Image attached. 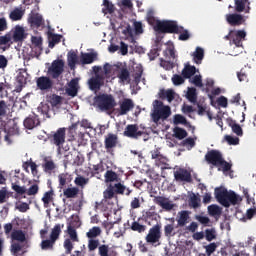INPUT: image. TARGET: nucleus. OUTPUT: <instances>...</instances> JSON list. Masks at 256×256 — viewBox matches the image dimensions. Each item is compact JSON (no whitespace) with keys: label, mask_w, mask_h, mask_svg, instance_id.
<instances>
[{"label":"nucleus","mask_w":256,"mask_h":256,"mask_svg":"<svg viewBox=\"0 0 256 256\" xmlns=\"http://www.w3.org/2000/svg\"><path fill=\"white\" fill-rule=\"evenodd\" d=\"M40 124L39 117L35 115L29 116L24 120V127H26V129H35V127Z\"/></svg>","instance_id":"b1692460"},{"label":"nucleus","mask_w":256,"mask_h":256,"mask_svg":"<svg viewBox=\"0 0 256 256\" xmlns=\"http://www.w3.org/2000/svg\"><path fill=\"white\" fill-rule=\"evenodd\" d=\"M225 141H227L228 145H239V137H233L231 135H226Z\"/></svg>","instance_id":"e2e57ef3"},{"label":"nucleus","mask_w":256,"mask_h":256,"mask_svg":"<svg viewBox=\"0 0 256 256\" xmlns=\"http://www.w3.org/2000/svg\"><path fill=\"white\" fill-rule=\"evenodd\" d=\"M195 73H197V68L195 66L186 65L182 70V77L184 79H191Z\"/></svg>","instance_id":"7c9ffc66"},{"label":"nucleus","mask_w":256,"mask_h":256,"mask_svg":"<svg viewBox=\"0 0 256 256\" xmlns=\"http://www.w3.org/2000/svg\"><path fill=\"white\" fill-rule=\"evenodd\" d=\"M55 243V240L50 238L49 240H43L40 244V247L43 251H53Z\"/></svg>","instance_id":"58836bf2"},{"label":"nucleus","mask_w":256,"mask_h":256,"mask_svg":"<svg viewBox=\"0 0 256 256\" xmlns=\"http://www.w3.org/2000/svg\"><path fill=\"white\" fill-rule=\"evenodd\" d=\"M226 21L231 27H239L245 23V18L241 14L234 13L226 15Z\"/></svg>","instance_id":"a211bd4d"},{"label":"nucleus","mask_w":256,"mask_h":256,"mask_svg":"<svg viewBox=\"0 0 256 256\" xmlns=\"http://www.w3.org/2000/svg\"><path fill=\"white\" fill-rule=\"evenodd\" d=\"M61 35L59 34H53L52 32H48V47L50 49H53L55 47V45H57L58 43H61Z\"/></svg>","instance_id":"c85d7f7f"},{"label":"nucleus","mask_w":256,"mask_h":256,"mask_svg":"<svg viewBox=\"0 0 256 256\" xmlns=\"http://www.w3.org/2000/svg\"><path fill=\"white\" fill-rule=\"evenodd\" d=\"M103 5L102 13H104V15H112V13H115V5L109 2V0H103Z\"/></svg>","instance_id":"f704fd0d"},{"label":"nucleus","mask_w":256,"mask_h":256,"mask_svg":"<svg viewBox=\"0 0 256 256\" xmlns=\"http://www.w3.org/2000/svg\"><path fill=\"white\" fill-rule=\"evenodd\" d=\"M98 249L99 256H118L115 247H110L109 244H101L99 240H88V251L93 253Z\"/></svg>","instance_id":"7ed1b4c3"},{"label":"nucleus","mask_w":256,"mask_h":256,"mask_svg":"<svg viewBox=\"0 0 256 256\" xmlns=\"http://www.w3.org/2000/svg\"><path fill=\"white\" fill-rule=\"evenodd\" d=\"M195 219L196 221H199L201 225H204V227H209V223H211V219L204 215H196Z\"/></svg>","instance_id":"5fc2aeb1"},{"label":"nucleus","mask_w":256,"mask_h":256,"mask_svg":"<svg viewBox=\"0 0 256 256\" xmlns=\"http://www.w3.org/2000/svg\"><path fill=\"white\" fill-rule=\"evenodd\" d=\"M157 217H159V214L155 211L148 210L142 214V221H145V223H148L151 225V221H157Z\"/></svg>","instance_id":"393cba45"},{"label":"nucleus","mask_w":256,"mask_h":256,"mask_svg":"<svg viewBox=\"0 0 256 256\" xmlns=\"http://www.w3.org/2000/svg\"><path fill=\"white\" fill-rule=\"evenodd\" d=\"M178 34H180L178 37L179 41H189V39H191V34L189 33V30L183 27Z\"/></svg>","instance_id":"603ef678"},{"label":"nucleus","mask_w":256,"mask_h":256,"mask_svg":"<svg viewBox=\"0 0 256 256\" xmlns=\"http://www.w3.org/2000/svg\"><path fill=\"white\" fill-rule=\"evenodd\" d=\"M167 157L163 156V154H161V156L155 160V166L156 167H161V165H167Z\"/></svg>","instance_id":"774afa93"},{"label":"nucleus","mask_w":256,"mask_h":256,"mask_svg":"<svg viewBox=\"0 0 256 256\" xmlns=\"http://www.w3.org/2000/svg\"><path fill=\"white\" fill-rule=\"evenodd\" d=\"M97 59V54L95 53H82L81 63L82 65H91Z\"/></svg>","instance_id":"bb28decb"},{"label":"nucleus","mask_w":256,"mask_h":256,"mask_svg":"<svg viewBox=\"0 0 256 256\" xmlns=\"http://www.w3.org/2000/svg\"><path fill=\"white\" fill-rule=\"evenodd\" d=\"M205 159L210 165L219 167V164L223 161V155L218 150H210L206 153Z\"/></svg>","instance_id":"f8f14e48"},{"label":"nucleus","mask_w":256,"mask_h":256,"mask_svg":"<svg viewBox=\"0 0 256 256\" xmlns=\"http://www.w3.org/2000/svg\"><path fill=\"white\" fill-rule=\"evenodd\" d=\"M67 233H68L71 241H73L74 243H78L79 237L77 236V230H75V228L73 226L68 225Z\"/></svg>","instance_id":"37998d69"},{"label":"nucleus","mask_w":256,"mask_h":256,"mask_svg":"<svg viewBox=\"0 0 256 256\" xmlns=\"http://www.w3.org/2000/svg\"><path fill=\"white\" fill-rule=\"evenodd\" d=\"M103 171H105V168H103L102 163L93 165L92 171H91V177H95V175H99V173H103Z\"/></svg>","instance_id":"864d4df0"},{"label":"nucleus","mask_w":256,"mask_h":256,"mask_svg":"<svg viewBox=\"0 0 256 256\" xmlns=\"http://www.w3.org/2000/svg\"><path fill=\"white\" fill-rule=\"evenodd\" d=\"M125 189L127 187L120 182L114 185V193H117V195H125Z\"/></svg>","instance_id":"4d7b16f0"},{"label":"nucleus","mask_w":256,"mask_h":256,"mask_svg":"<svg viewBox=\"0 0 256 256\" xmlns=\"http://www.w3.org/2000/svg\"><path fill=\"white\" fill-rule=\"evenodd\" d=\"M134 31L136 35L143 34V23L135 21L134 22Z\"/></svg>","instance_id":"69168bd1"},{"label":"nucleus","mask_w":256,"mask_h":256,"mask_svg":"<svg viewBox=\"0 0 256 256\" xmlns=\"http://www.w3.org/2000/svg\"><path fill=\"white\" fill-rule=\"evenodd\" d=\"M153 202L156 205H159L160 207H162V209H165V211H171L174 207V205L171 202H169L167 198L163 196H155L153 199Z\"/></svg>","instance_id":"4be33fe9"},{"label":"nucleus","mask_w":256,"mask_h":256,"mask_svg":"<svg viewBox=\"0 0 256 256\" xmlns=\"http://www.w3.org/2000/svg\"><path fill=\"white\" fill-rule=\"evenodd\" d=\"M48 102L52 107H59V105H62L63 103V97L57 94H52L48 97Z\"/></svg>","instance_id":"c9c22d12"},{"label":"nucleus","mask_w":256,"mask_h":256,"mask_svg":"<svg viewBox=\"0 0 256 256\" xmlns=\"http://www.w3.org/2000/svg\"><path fill=\"white\" fill-rule=\"evenodd\" d=\"M124 136L130 139H139L143 136V132L139 130L137 124H128L124 131Z\"/></svg>","instance_id":"4468645a"},{"label":"nucleus","mask_w":256,"mask_h":256,"mask_svg":"<svg viewBox=\"0 0 256 256\" xmlns=\"http://www.w3.org/2000/svg\"><path fill=\"white\" fill-rule=\"evenodd\" d=\"M63 227H65V224H56L50 233V239L54 240L55 242H57V240L59 239V236L62 233Z\"/></svg>","instance_id":"cd10ccee"},{"label":"nucleus","mask_w":256,"mask_h":256,"mask_svg":"<svg viewBox=\"0 0 256 256\" xmlns=\"http://www.w3.org/2000/svg\"><path fill=\"white\" fill-rule=\"evenodd\" d=\"M105 78L101 74H96L95 77H92L88 81L90 91H99L103 87V80Z\"/></svg>","instance_id":"f3484780"},{"label":"nucleus","mask_w":256,"mask_h":256,"mask_svg":"<svg viewBox=\"0 0 256 256\" xmlns=\"http://www.w3.org/2000/svg\"><path fill=\"white\" fill-rule=\"evenodd\" d=\"M36 85L40 91H49L53 89V80L47 76H41L37 78Z\"/></svg>","instance_id":"dca6fc26"},{"label":"nucleus","mask_w":256,"mask_h":256,"mask_svg":"<svg viewBox=\"0 0 256 256\" xmlns=\"http://www.w3.org/2000/svg\"><path fill=\"white\" fill-rule=\"evenodd\" d=\"M230 41L236 45V47H243V41L247 37L245 30H232L229 33Z\"/></svg>","instance_id":"9d476101"},{"label":"nucleus","mask_w":256,"mask_h":256,"mask_svg":"<svg viewBox=\"0 0 256 256\" xmlns=\"http://www.w3.org/2000/svg\"><path fill=\"white\" fill-rule=\"evenodd\" d=\"M208 213L211 217L219 216L222 213L221 207L217 205H210L208 206Z\"/></svg>","instance_id":"a18cd8bd"},{"label":"nucleus","mask_w":256,"mask_h":256,"mask_svg":"<svg viewBox=\"0 0 256 256\" xmlns=\"http://www.w3.org/2000/svg\"><path fill=\"white\" fill-rule=\"evenodd\" d=\"M75 135H77L76 126L72 125L68 130L69 141H75Z\"/></svg>","instance_id":"338daca9"},{"label":"nucleus","mask_w":256,"mask_h":256,"mask_svg":"<svg viewBox=\"0 0 256 256\" xmlns=\"http://www.w3.org/2000/svg\"><path fill=\"white\" fill-rule=\"evenodd\" d=\"M65 135H66V129L65 128H59L54 134H52L49 139L50 143L53 145H56V147H63L65 144Z\"/></svg>","instance_id":"9b49d317"},{"label":"nucleus","mask_w":256,"mask_h":256,"mask_svg":"<svg viewBox=\"0 0 256 256\" xmlns=\"http://www.w3.org/2000/svg\"><path fill=\"white\" fill-rule=\"evenodd\" d=\"M174 124L175 125H187V118L185 116L176 114L174 116Z\"/></svg>","instance_id":"6e6d98bb"},{"label":"nucleus","mask_w":256,"mask_h":256,"mask_svg":"<svg viewBox=\"0 0 256 256\" xmlns=\"http://www.w3.org/2000/svg\"><path fill=\"white\" fill-rule=\"evenodd\" d=\"M171 116V107L164 106L162 108H159L158 110H154L152 114V119L154 123H159L161 119H169Z\"/></svg>","instance_id":"ddd939ff"},{"label":"nucleus","mask_w":256,"mask_h":256,"mask_svg":"<svg viewBox=\"0 0 256 256\" xmlns=\"http://www.w3.org/2000/svg\"><path fill=\"white\" fill-rule=\"evenodd\" d=\"M191 212L187 210H182L178 212V216L176 221L178 223V227H185L187 223H189Z\"/></svg>","instance_id":"5701e85b"},{"label":"nucleus","mask_w":256,"mask_h":256,"mask_svg":"<svg viewBox=\"0 0 256 256\" xmlns=\"http://www.w3.org/2000/svg\"><path fill=\"white\" fill-rule=\"evenodd\" d=\"M174 178L176 181L191 183V172L187 171V169L180 168L174 172Z\"/></svg>","instance_id":"aec40b11"},{"label":"nucleus","mask_w":256,"mask_h":256,"mask_svg":"<svg viewBox=\"0 0 256 256\" xmlns=\"http://www.w3.org/2000/svg\"><path fill=\"white\" fill-rule=\"evenodd\" d=\"M12 39L14 43H19V41H24V39H27L25 28H23V26L16 25L13 29Z\"/></svg>","instance_id":"6ab92c4d"},{"label":"nucleus","mask_w":256,"mask_h":256,"mask_svg":"<svg viewBox=\"0 0 256 256\" xmlns=\"http://www.w3.org/2000/svg\"><path fill=\"white\" fill-rule=\"evenodd\" d=\"M172 83L174 85H183V83H185V78L179 74H174L172 77Z\"/></svg>","instance_id":"052dcab7"},{"label":"nucleus","mask_w":256,"mask_h":256,"mask_svg":"<svg viewBox=\"0 0 256 256\" xmlns=\"http://www.w3.org/2000/svg\"><path fill=\"white\" fill-rule=\"evenodd\" d=\"M119 145V136L117 134L108 133L104 139V147L106 153L115 155V149Z\"/></svg>","instance_id":"0eeeda50"},{"label":"nucleus","mask_w":256,"mask_h":256,"mask_svg":"<svg viewBox=\"0 0 256 256\" xmlns=\"http://www.w3.org/2000/svg\"><path fill=\"white\" fill-rule=\"evenodd\" d=\"M68 65L71 69L77 65V62L79 61V57L77 56V52L71 50L68 52L67 56Z\"/></svg>","instance_id":"72a5a7b5"},{"label":"nucleus","mask_w":256,"mask_h":256,"mask_svg":"<svg viewBox=\"0 0 256 256\" xmlns=\"http://www.w3.org/2000/svg\"><path fill=\"white\" fill-rule=\"evenodd\" d=\"M215 197L223 207H231V205H237L239 196L233 191H227L226 188H215Z\"/></svg>","instance_id":"f03ea898"},{"label":"nucleus","mask_w":256,"mask_h":256,"mask_svg":"<svg viewBox=\"0 0 256 256\" xmlns=\"http://www.w3.org/2000/svg\"><path fill=\"white\" fill-rule=\"evenodd\" d=\"M159 97L162 100L167 99L168 103H171L175 99V91L173 90H161Z\"/></svg>","instance_id":"2f4dec72"},{"label":"nucleus","mask_w":256,"mask_h":256,"mask_svg":"<svg viewBox=\"0 0 256 256\" xmlns=\"http://www.w3.org/2000/svg\"><path fill=\"white\" fill-rule=\"evenodd\" d=\"M145 241L146 243H143V241L138 243V249L141 253H149L147 245H152L153 247L161 245V225L156 224L150 228L148 234L145 236Z\"/></svg>","instance_id":"f257e3e1"},{"label":"nucleus","mask_w":256,"mask_h":256,"mask_svg":"<svg viewBox=\"0 0 256 256\" xmlns=\"http://www.w3.org/2000/svg\"><path fill=\"white\" fill-rule=\"evenodd\" d=\"M119 109L118 115H127L129 111L134 109L135 103L131 98H124L122 101L119 102Z\"/></svg>","instance_id":"2eb2a0df"},{"label":"nucleus","mask_w":256,"mask_h":256,"mask_svg":"<svg viewBox=\"0 0 256 256\" xmlns=\"http://www.w3.org/2000/svg\"><path fill=\"white\" fill-rule=\"evenodd\" d=\"M101 235V227L94 226L86 233V237L89 239V241H99L97 237Z\"/></svg>","instance_id":"a878e982"},{"label":"nucleus","mask_w":256,"mask_h":256,"mask_svg":"<svg viewBox=\"0 0 256 256\" xmlns=\"http://www.w3.org/2000/svg\"><path fill=\"white\" fill-rule=\"evenodd\" d=\"M105 181L106 183H113V181H117L119 176H117V173L113 172V170H108L105 175Z\"/></svg>","instance_id":"c03bdc74"},{"label":"nucleus","mask_w":256,"mask_h":256,"mask_svg":"<svg viewBox=\"0 0 256 256\" xmlns=\"http://www.w3.org/2000/svg\"><path fill=\"white\" fill-rule=\"evenodd\" d=\"M27 71L26 70H20L16 77L17 83H21V85H27Z\"/></svg>","instance_id":"09e8293b"},{"label":"nucleus","mask_w":256,"mask_h":256,"mask_svg":"<svg viewBox=\"0 0 256 256\" xmlns=\"http://www.w3.org/2000/svg\"><path fill=\"white\" fill-rule=\"evenodd\" d=\"M64 249L66 250V255H71V251H73V242H71V239H66L64 241Z\"/></svg>","instance_id":"680f3d73"},{"label":"nucleus","mask_w":256,"mask_h":256,"mask_svg":"<svg viewBox=\"0 0 256 256\" xmlns=\"http://www.w3.org/2000/svg\"><path fill=\"white\" fill-rule=\"evenodd\" d=\"M65 68V62L61 59L54 60L51 66L48 68V73L52 79H59L63 75Z\"/></svg>","instance_id":"1a4fd4ad"},{"label":"nucleus","mask_w":256,"mask_h":256,"mask_svg":"<svg viewBox=\"0 0 256 256\" xmlns=\"http://www.w3.org/2000/svg\"><path fill=\"white\" fill-rule=\"evenodd\" d=\"M174 135L176 139H185L187 137V130L183 128L176 127L174 128Z\"/></svg>","instance_id":"8fccbe9b"},{"label":"nucleus","mask_w":256,"mask_h":256,"mask_svg":"<svg viewBox=\"0 0 256 256\" xmlns=\"http://www.w3.org/2000/svg\"><path fill=\"white\" fill-rule=\"evenodd\" d=\"M140 221H143L142 218H138L137 221L132 222L130 229L136 231V233H145L147 231V226L141 224Z\"/></svg>","instance_id":"c756f323"},{"label":"nucleus","mask_w":256,"mask_h":256,"mask_svg":"<svg viewBox=\"0 0 256 256\" xmlns=\"http://www.w3.org/2000/svg\"><path fill=\"white\" fill-rule=\"evenodd\" d=\"M11 239L12 241H17L11 245V251L14 255H17V253H20V251L23 250V245H21V243H25V241H27V236L23 230H13L11 233Z\"/></svg>","instance_id":"423d86ee"},{"label":"nucleus","mask_w":256,"mask_h":256,"mask_svg":"<svg viewBox=\"0 0 256 256\" xmlns=\"http://www.w3.org/2000/svg\"><path fill=\"white\" fill-rule=\"evenodd\" d=\"M117 77L119 79V83H121L122 85H125V83L127 85L131 83V73L126 67H122L119 69Z\"/></svg>","instance_id":"412c9836"},{"label":"nucleus","mask_w":256,"mask_h":256,"mask_svg":"<svg viewBox=\"0 0 256 256\" xmlns=\"http://www.w3.org/2000/svg\"><path fill=\"white\" fill-rule=\"evenodd\" d=\"M189 205L193 209H197L199 207V198L195 194L193 196H191Z\"/></svg>","instance_id":"0e129e2a"},{"label":"nucleus","mask_w":256,"mask_h":256,"mask_svg":"<svg viewBox=\"0 0 256 256\" xmlns=\"http://www.w3.org/2000/svg\"><path fill=\"white\" fill-rule=\"evenodd\" d=\"M12 189L15 191L17 195H29L35 196L39 193V184H32L29 189L25 188V186H19L17 182L12 183Z\"/></svg>","instance_id":"6e6552de"},{"label":"nucleus","mask_w":256,"mask_h":256,"mask_svg":"<svg viewBox=\"0 0 256 256\" xmlns=\"http://www.w3.org/2000/svg\"><path fill=\"white\" fill-rule=\"evenodd\" d=\"M206 255L211 256L215 251H217V244L215 242L210 243L209 245L205 246Z\"/></svg>","instance_id":"13d9d810"},{"label":"nucleus","mask_w":256,"mask_h":256,"mask_svg":"<svg viewBox=\"0 0 256 256\" xmlns=\"http://www.w3.org/2000/svg\"><path fill=\"white\" fill-rule=\"evenodd\" d=\"M205 57V51L201 47H197L196 51L194 52V63L197 65H200V63L203 61V58Z\"/></svg>","instance_id":"e433bc0d"},{"label":"nucleus","mask_w":256,"mask_h":256,"mask_svg":"<svg viewBox=\"0 0 256 256\" xmlns=\"http://www.w3.org/2000/svg\"><path fill=\"white\" fill-rule=\"evenodd\" d=\"M245 5H247V0H235V11L237 13H243L245 11Z\"/></svg>","instance_id":"3c124183"},{"label":"nucleus","mask_w":256,"mask_h":256,"mask_svg":"<svg viewBox=\"0 0 256 256\" xmlns=\"http://www.w3.org/2000/svg\"><path fill=\"white\" fill-rule=\"evenodd\" d=\"M59 187L63 189L67 183H71V175L67 173H62L58 175Z\"/></svg>","instance_id":"4c0bfd02"},{"label":"nucleus","mask_w":256,"mask_h":256,"mask_svg":"<svg viewBox=\"0 0 256 256\" xmlns=\"http://www.w3.org/2000/svg\"><path fill=\"white\" fill-rule=\"evenodd\" d=\"M183 29V26H179L177 21L173 20H162L157 23L156 32L157 33H175L179 34Z\"/></svg>","instance_id":"39448f33"},{"label":"nucleus","mask_w":256,"mask_h":256,"mask_svg":"<svg viewBox=\"0 0 256 256\" xmlns=\"http://www.w3.org/2000/svg\"><path fill=\"white\" fill-rule=\"evenodd\" d=\"M94 105H97L101 111H111V109H115L117 102L111 94H100L94 97Z\"/></svg>","instance_id":"20e7f679"},{"label":"nucleus","mask_w":256,"mask_h":256,"mask_svg":"<svg viewBox=\"0 0 256 256\" xmlns=\"http://www.w3.org/2000/svg\"><path fill=\"white\" fill-rule=\"evenodd\" d=\"M24 13L22 12L21 9L16 8L12 12H10L9 17L11 21H21L23 19Z\"/></svg>","instance_id":"a19ab883"},{"label":"nucleus","mask_w":256,"mask_h":256,"mask_svg":"<svg viewBox=\"0 0 256 256\" xmlns=\"http://www.w3.org/2000/svg\"><path fill=\"white\" fill-rule=\"evenodd\" d=\"M205 237L206 241H213V239H217V234H215L214 229H206Z\"/></svg>","instance_id":"bf43d9fd"},{"label":"nucleus","mask_w":256,"mask_h":256,"mask_svg":"<svg viewBox=\"0 0 256 256\" xmlns=\"http://www.w3.org/2000/svg\"><path fill=\"white\" fill-rule=\"evenodd\" d=\"M54 195H55V192L53 191V189L44 193L42 197V202L44 203V207H49V203L53 201Z\"/></svg>","instance_id":"ea45409f"},{"label":"nucleus","mask_w":256,"mask_h":256,"mask_svg":"<svg viewBox=\"0 0 256 256\" xmlns=\"http://www.w3.org/2000/svg\"><path fill=\"white\" fill-rule=\"evenodd\" d=\"M147 23H149L151 25V27H153L154 31H157V24L161 23V20H156L155 16H153V12H149L147 14Z\"/></svg>","instance_id":"79ce46f5"},{"label":"nucleus","mask_w":256,"mask_h":256,"mask_svg":"<svg viewBox=\"0 0 256 256\" xmlns=\"http://www.w3.org/2000/svg\"><path fill=\"white\" fill-rule=\"evenodd\" d=\"M74 183H75V185H77V187H81L82 189H84L85 185H87L89 183V178H85L83 176H78L75 178Z\"/></svg>","instance_id":"de8ad7c7"},{"label":"nucleus","mask_w":256,"mask_h":256,"mask_svg":"<svg viewBox=\"0 0 256 256\" xmlns=\"http://www.w3.org/2000/svg\"><path fill=\"white\" fill-rule=\"evenodd\" d=\"M63 195L64 197H66V199H75V197L79 195V188L77 187L66 188L63 191Z\"/></svg>","instance_id":"473e14b6"},{"label":"nucleus","mask_w":256,"mask_h":256,"mask_svg":"<svg viewBox=\"0 0 256 256\" xmlns=\"http://www.w3.org/2000/svg\"><path fill=\"white\" fill-rule=\"evenodd\" d=\"M187 99L190 103H197V90L195 88L188 89Z\"/></svg>","instance_id":"49530a36"}]
</instances>
